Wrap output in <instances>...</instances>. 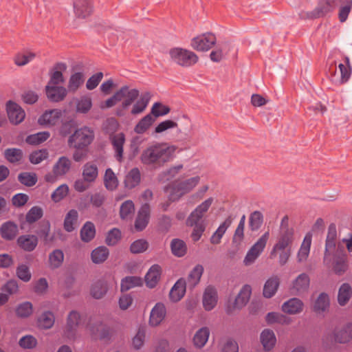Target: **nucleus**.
<instances>
[{"label":"nucleus","mask_w":352,"mask_h":352,"mask_svg":"<svg viewBox=\"0 0 352 352\" xmlns=\"http://www.w3.org/2000/svg\"><path fill=\"white\" fill-rule=\"evenodd\" d=\"M176 149L175 146L167 143H155L143 150L140 160L144 165L158 168L174 158Z\"/></svg>","instance_id":"f257e3e1"},{"label":"nucleus","mask_w":352,"mask_h":352,"mask_svg":"<svg viewBox=\"0 0 352 352\" xmlns=\"http://www.w3.org/2000/svg\"><path fill=\"white\" fill-rule=\"evenodd\" d=\"M139 91L137 89H130L129 87L124 85L114 93V94L100 102V108L105 109L115 106L118 102H122V109H127L139 96Z\"/></svg>","instance_id":"f03ea898"},{"label":"nucleus","mask_w":352,"mask_h":352,"mask_svg":"<svg viewBox=\"0 0 352 352\" xmlns=\"http://www.w3.org/2000/svg\"><path fill=\"white\" fill-rule=\"evenodd\" d=\"M199 175L184 179L175 181L166 188L168 199L171 201L179 200L186 194L191 192L200 182Z\"/></svg>","instance_id":"7ed1b4c3"},{"label":"nucleus","mask_w":352,"mask_h":352,"mask_svg":"<svg viewBox=\"0 0 352 352\" xmlns=\"http://www.w3.org/2000/svg\"><path fill=\"white\" fill-rule=\"evenodd\" d=\"M338 252L341 253L344 252L342 245L340 241L337 244V230L334 223L329 225L328 228V232L325 241V252L324 256V263L326 265H329L331 263L333 256Z\"/></svg>","instance_id":"20e7f679"},{"label":"nucleus","mask_w":352,"mask_h":352,"mask_svg":"<svg viewBox=\"0 0 352 352\" xmlns=\"http://www.w3.org/2000/svg\"><path fill=\"white\" fill-rule=\"evenodd\" d=\"M94 138V132L87 127H82L75 131L68 139L69 147L82 149L89 145Z\"/></svg>","instance_id":"39448f33"},{"label":"nucleus","mask_w":352,"mask_h":352,"mask_svg":"<svg viewBox=\"0 0 352 352\" xmlns=\"http://www.w3.org/2000/svg\"><path fill=\"white\" fill-rule=\"evenodd\" d=\"M82 322L80 314L72 310L69 312L66 318V322L63 330V336L69 341H75L78 337V328Z\"/></svg>","instance_id":"423d86ee"},{"label":"nucleus","mask_w":352,"mask_h":352,"mask_svg":"<svg viewBox=\"0 0 352 352\" xmlns=\"http://www.w3.org/2000/svg\"><path fill=\"white\" fill-rule=\"evenodd\" d=\"M270 238L269 231L265 232L248 251L243 264L249 266L253 264L264 250Z\"/></svg>","instance_id":"0eeeda50"},{"label":"nucleus","mask_w":352,"mask_h":352,"mask_svg":"<svg viewBox=\"0 0 352 352\" xmlns=\"http://www.w3.org/2000/svg\"><path fill=\"white\" fill-rule=\"evenodd\" d=\"M170 56L175 63L184 67L191 66L198 60L197 56L193 52L182 48L172 49Z\"/></svg>","instance_id":"6e6552de"},{"label":"nucleus","mask_w":352,"mask_h":352,"mask_svg":"<svg viewBox=\"0 0 352 352\" xmlns=\"http://www.w3.org/2000/svg\"><path fill=\"white\" fill-rule=\"evenodd\" d=\"M72 161L67 157H60L54 165L52 172L47 173L45 176L46 182L54 183L58 177L66 175L71 168Z\"/></svg>","instance_id":"1a4fd4ad"},{"label":"nucleus","mask_w":352,"mask_h":352,"mask_svg":"<svg viewBox=\"0 0 352 352\" xmlns=\"http://www.w3.org/2000/svg\"><path fill=\"white\" fill-rule=\"evenodd\" d=\"M251 294V286L249 285H243L238 295L236 296L234 302L227 307L226 312L230 315L232 314L235 311L241 309L248 302Z\"/></svg>","instance_id":"9d476101"},{"label":"nucleus","mask_w":352,"mask_h":352,"mask_svg":"<svg viewBox=\"0 0 352 352\" xmlns=\"http://www.w3.org/2000/svg\"><path fill=\"white\" fill-rule=\"evenodd\" d=\"M213 201L214 199L212 197H210L197 206L187 218L186 221V226L192 227L194 225L203 223L199 221L209 210Z\"/></svg>","instance_id":"9b49d317"},{"label":"nucleus","mask_w":352,"mask_h":352,"mask_svg":"<svg viewBox=\"0 0 352 352\" xmlns=\"http://www.w3.org/2000/svg\"><path fill=\"white\" fill-rule=\"evenodd\" d=\"M294 241V229L293 228H284L280 231L279 236L278 237L277 242L274 244L270 256H274L278 251L288 249Z\"/></svg>","instance_id":"f8f14e48"},{"label":"nucleus","mask_w":352,"mask_h":352,"mask_svg":"<svg viewBox=\"0 0 352 352\" xmlns=\"http://www.w3.org/2000/svg\"><path fill=\"white\" fill-rule=\"evenodd\" d=\"M217 39L214 34L206 33L193 38L191 41V47L199 52L209 50L216 43Z\"/></svg>","instance_id":"ddd939ff"},{"label":"nucleus","mask_w":352,"mask_h":352,"mask_svg":"<svg viewBox=\"0 0 352 352\" xmlns=\"http://www.w3.org/2000/svg\"><path fill=\"white\" fill-rule=\"evenodd\" d=\"M336 343L349 344L352 341V322H347L340 328L336 329L332 335Z\"/></svg>","instance_id":"4468645a"},{"label":"nucleus","mask_w":352,"mask_h":352,"mask_svg":"<svg viewBox=\"0 0 352 352\" xmlns=\"http://www.w3.org/2000/svg\"><path fill=\"white\" fill-rule=\"evenodd\" d=\"M309 285V276L306 273H302L292 282L290 289L294 295H301L308 291Z\"/></svg>","instance_id":"2eb2a0df"},{"label":"nucleus","mask_w":352,"mask_h":352,"mask_svg":"<svg viewBox=\"0 0 352 352\" xmlns=\"http://www.w3.org/2000/svg\"><path fill=\"white\" fill-rule=\"evenodd\" d=\"M6 111L9 120L14 124L21 123L25 117V113L21 106L11 100L6 103Z\"/></svg>","instance_id":"dca6fc26"},{"label":"nucleus","mask_w":352,"mask_h":352,"mask_svg":"<svg viewBox=\"0 0 352 352\" xmlns=\"http://www.w3.org/2000/svg\"><path fill=\"white\" fill-rule=\"evenodd\" d=\"M56 322L55 314L50 310L41 311L36 318V324L40 330L51 329Z\"/></svg>","instance_id":"f3484780"},{"label":"nucleus","mask_w":352,"mask_h":352,"mask_svg":"<svg viewBox=\"0 0 352 352\" xmlns=\"http://www.w3.org/2000/svg\"><path fill=\"white\" fill-rule=\"evenodd\" d=\"M218 302V294L217 289L208 285L206 287L202 298L203 307L206 311L212 310L217 305Z\"/></svg>","instance_id":"a211bd4d"},{"label":"nucleus","mask_w":352,"mask_h":352,"mask_svg":"<svg viewBox=\"0 0 352 352\" xmlns=\"http://www.w3.org/2000/svg\"><path fill=\"white\" fill-rule=\"evenodd\" d=\"M166 315V309L164 304L157 302L153 307L150 313L149 325L151 327L159 326L164 320Z\"/></svg>","instance_id":"6ab92c4d"},{"label":"nucleus","mask_w":352,"mask_h":352,"mask_svg":"<svg viewBox=\"0 0 352 352\" xmlns=\"http://www.w3.org/2000/svg\"><path fill=\"white\" fill-rule=\"evenodd\" d=\"M304 309L303 302L298 298H292L283 303L281 310L283 312L296 315L301 313Z\"/></svg>","instance_id":"aec40b11"},{"label":"nucleus","mask_w":352,"mask_h":352,"mask_svg":"<svg viewBox=\"0 0 352 352\" xmlns=\"http://www.w3.org/2000/svg\"><path fill=\"white\" fill-rule=\"evenodd\" d=\"M332 268L333 272L338 275L344 273L347 270V255L345 252L339 253L338 250L335 256H332Z\"/></svg>","instance_id":"412c9836"},{"label":"nucleus","mask_w":352,"mask_h":352,"mask_svg":"<svg viewBox=\"0 0 352 352\" xmlns=\"http://www.w3.org/2000/svg\"><path fill=\"white\" fill-rule=\"evenodd\" d=\"M260 342L265 351H270L276 344V337L273 330L265 329L260 334Z\"/></svg>","instance_id":"4be33fe9"},{"label":"nucleus","mask_w":352,"mask_h":352,"mask_svg":"<svg viewBox=\"0 0 352 352\" xmlns=\"http://www.w3.org/2000/svg\"><path fill=\"white\" fill-rule=\"evenodd\" d=\"M210 334V329L207 327L199 328L192 337V344L196 349H202L208 341Z\"/></svg>","instance_id":"5701e85b"},{"label":"nucleus","mask_w":352,"mask_h":352,"mask_svg":"<svg viewBox=\"0 0 352 352\" xmlns=\"http://www.w3.org/2000/svg\"><path fill=\"white\" fill-rule=\"evenodd\" d=\"M45 92L47 98L52 102H60L66 97L67 91L62 86L46 85Z\"/></svg>","instance_id":"b1692460"},{"label":"nucleus","mask_w":352,"mask_h":352,"mask_svg":"<svg viewBox=\"0 0 352 352\" xmlns=\"http://www.w3.org/2000/svg\"><path fill=\"white\" fill-rule=\"evenodd\" d=\"M140 182V171L138 168H133L125 175L123 183L126 189L131 190L137 187Z\"/></svg>","instance_id":"393cba45"},{"label":"nucleus","mask_w":352,"mask_h":352,"mask_svg":"<svg viewBox=\"0 0 352 352\" xmlns=\"http://www.w3.org/2000/svg\"><path fill=\"white\" fill-rule=\"evenodd\" d=\"M186 283L185 280L179 279L173 286L169 292L170 300L173 302H177L182 300L186 293Z\"/></svg>","instance_id":"a878e982"},{"label":"nucleus","mask_w":352,"mask_h":352,"mask_svg":"<svg viewBox=\"0 0 352 352\" xmlns=\"http://www.w3.org/2000/svg\"><path fill=\"white\" fill-rule=\"evenodd\" d=\"M38 238L33 234H24L17 239V245L20 248L26 252L33 251L38 245Z\"/></svg>","instance_id":"bb28decb"},{"label":"nucleus","mask_w":352,"mask_h":352,"mask_svg":"<svg viewBox=\"0 0 352 352\" xmlns=\"http://www.w3.org/2000/svg\"><path fill=\"white\" fill-rule=\"evenodd\" d=\"M233 218L231 216H228L223 222H222L217 230L212 234L210 239V241L213 245L219 244L221 241V239L226 233L228 228L231 226Z\"/></svg>","instance_id":"cd10ccee"},{"label":"nucleus","mask_w":352,"mask_h":352,"mask_svg":"<svg viewBox=\"0 0 352 352\" xmlns=\"http://www.w3.org/2000/svg\"><path fill=\"white\" fill-rule=\"evenodd\" d=\"M150 208L148 204H144L140 209L138 217L135 222V228L138 231H142L144 230L149 219Z\"/></svg>","instance_id":"c85d7f7f"},{"label":"nucleus","mask_w":352,"mask_h":352,"mask_svg":"<svg viewBox=\"0 0 352 352\" xmlns=\"http://www.w3.org/2000/svg\"><path fill=\"white\" fill-rule=\"evenodd\" d=\"M62 116V112L58 109H52L45 111L39 118L41 124L54 126L57 124Z\"/></svg>","instance_id":"c756f323"},{"label":"nucleus","mask_w":352,"mask_h":352,"mask_svg":"<svg viewBox=\"0 0 352 352\" xmlns=\"http://www.w3.org/2000/svg\"><path fill=\"white\" fill-rule=\"evenodd\" d=\"M66 69L67 65L65 63H57L51 73L50 79L47 85L58 86L59 84L63 83L64 82L63 72Z\"/></svg>","instance_id":"7c9ffc66"},{"label":"nucleus","mask_w":352,"mask_h":352,"mask_svg":"<svg viewBox=\"0 0 352 352\" xmlns=\"http://www.w3.org/2000/svg\"><path fill=\"white\" fill-rule=\"evenodd\" d=\"M82 177L91 184L94 183L98 177L97 165L92 162L85 163L82 168Z\"/></svg>","instance_id":"2f4dec72"},{"label":"nucleus","mask_w":352,"mask_h":352,"mask_svg":"<svg viewBox=\"0 0 352 352\" xmlns=\"http://www.w3.org/2000/svg\"><path fill=\"white\" fill-rule=\"evenodd\" d=\"M162 269L158 265H152L145 276L146 286L149 288L155 287L160 279Z\"/></svg>","instance_id":"473e14b6"},{"label":"nucleus","mask_w":352,"mask_h":352,"mask_svg":"<svg viewBox=\"0 0 352 352\" xmlns=\"http://www.w3.org/2000/svg\"><path fill=\"white\" fill-rule=\"evenodd\" d=\"M111 140L115 151V157L118 161L121 162L123 157V145L125 142L124 135L122 133L115 134Z\"/></svg>","instance_id":"72a5a7b5"},{"label":"nucleus","mask_w":352,"mask_h":352,"mask_svg":"<svg viewBox=\"0 0 352 352\" xmlns=\"http://www.w3.org/2000/svg\"><path fill=\"white\" fill-rule=\"evenodd\" d=\"M329 296L324 293H321L314 302L313 310L317 314H323L329 311Z\"/></svg>","instance_id":"f704fd0d"},{"label":"nucleus","mask_w":352,"mask_h":352,"mask_svg":"<svg viewBox=\"0 0 352 352\" xmlns=\"http://www.w3.org/2000/svg\"><path fill=\"white\" fill-rule=\"evenodd\" d=\"M103 183L104 187L109 191H114L118 187L119 180L111 168L106 169L103 177Z\"/></svg>","instance_id":"c9c22d12"},{"label":"nucleus","mask_w":352,"mask_h":352,"mask_svg":"<svg viewBox=\"0 0 352 352\" xmlns=\"http://www.w3.org/2000/svg\"><path fill=\"white\" fill-rule=\"evenodd\" d=\"M311 244V234L310 233H307L305 235L303 241L300 245V248L298 250L297 254L298 262L302 263L307 261L309 254Z\"/></svg>","instance_id":"e433bc0d"},{"label":"nucleus","mask_w":352,"mask_h":352,"mask_svg":"<svg viewBox=\"0 0 352 352\" xmlns=\"http://www.w3.org/2000/svg\"><path fill=\"white\" fill-rule=\"evenodd\" d=\"M92 6L89 1H74V11L78 18H85L92 12Z\"/></svg>","instance_id":"4c0bfd02"},{"label":"nucleus","mask_w":352,"mask_h":352,"mask_svg":"<svg viewBox=\"0 0 352 352\" xmlns=\"http://www.w3.org/2000/svg\"><path fill=\"white\" fill-rule=\"evenodd\" d=\"M279 287V278L273 276L267 280L263 286V294L265 298H270L275 295Z\"/></svg>","instance_id":"58836bf2"},{"label":"nucleus","mask_w":352,"mask_h":352,"mask_svg":"<svg viewBox=\"0 0 352 352\" xmlns=\"http://www.w3.org/2000/svg\"><path fill=\"white\" fill-rule=\"evenodd\" d=\"M78 226V212L76 210H70L64 220V229L67 232H72Z\"/></svg>","instance_id":"ea45409f"},{"label":"nucleus","mask_w":352,"mask_h":352,"mask_svg":"<svg viewBox=\"0 0 352 352\" xmlns=\"http://www.w3.org/2000/svg\"><path fill=\"white\" fill-rule=\"evenodd\" d=\"M17 232L18 227L12 221L4 223L0 228L1 235L2 238L6 240L13 239L17 234Z\"/></svg>","instance_id":"a19ab883"},{"label":"nucleus","mask_w":352,"mask_h":352,"mask_svg":"<svg viewBox=\"0 0 352 352\" xmlns=\"http://www.w3.org/2000/svg\"><path fill=\"white\" fill-rule=\"evenodd\" d=\"M352 296V288L348 283H343L339 288L338 302L340 306L346 305Z\"/></svg>","instance_id":"79ce46f5"},{"label":"nucleus","mask_w":352,"mask_h":352,"mask_svg":"<svg viewBox=\"0 0 352 352\" xmlns=\"http://www.w3.org/2000/svg\"><path fill=\"white\" fill-rule=\"evenodd\" d=\"M107 290V282L104 280H99L92 285L91 294L94 298L100 299L106 294Z\"/></svg>","instance_id":"37998d69"},{"label":"nucleus","mask_w":352,"mask_h":352,"mask_svg":"<svg viewBox=\"0 0 352 352\" xmlns=\"http://www.w3.org/2000/svg\"><path fill=\"white\" fill-rule=\"evenodd\" d=\"M63 261L64 253L61 250H54L49 254L48 263L51 269L55 270L60 267Z\"/></svg>","instance_id":"c03bdc74"},{"label":"nucleus","mask_w":352,"mask_h":352,"mask_svg":"<svg viewBox=\"0 0 352 352\" xmlns=\"http://www.w3.org/2000/svg\"><path fill=\"white\" fill-rule=\"evenodd\" d=\"M85 75L82 72H75L70 76L68 82V91H76L85 81Z\"/></svg>","instance_id":"a18cd8bd"},{"label":"nucleus","mask_w":352,"mask_h":352,"mask_svg":"<svg viewBox=\"0 0 352 352\" xmlns=\"http://www.w3.org/2000/svg\"><path fill=\"white\" fill-rule=\"evenodd\" d=\"M265 321L268 324L274 323L280 324H289L290 319L286 316L278 312H270L265 316Z\"/></svg>","instance_id":"49530a36"},{"label":"nucleus","mask_w":352,"mask_h":352,"mask_svg":"<svg viewBox=\"0 0 352 352\" xmlns=\"http://www.w3.org/2000/svg\"><path fill=\"white\" fill-rule=\"evenodd\" d=\"M204 273V267L201 265H197L190 272L187 283L189 286L194 287L197 285L200 281L201 277Z\"/></svg>","instance_id":"de8ad7c7"},{"label":"nucleus","mask_w":352,"mask_h":352,"mask_svg":"<svg viewBox=\"0 0 352 352\" xmlns=\"http://www.w3.org/2000/svg\"><path fill=\"white\" fill-rule=\"evenodd\" d=\"M109 254V250L107 248L103 246L98 247L92 251L91 254V260L94 263H102L107 260Z\"/></svg>","instance_id":"09e8293b"},{"label":"nucleus","mask_w":352,"mask_h":352,"mask_svg":"<svg viewBox=\"0 0 352 352\" xmlns=\"http://www.w3.org/2000/svg\"><path fill=\"white\" fill-rule=\"evenodd\" d=\"M170 248L172 253L177 257L184 256L187 252V247L185 242L179 239L172 240Z\"/></svg>","instance_id":"8fccbe9b"},{"label":"nucleus","mask_w":352,"mask_h":352,"mask_svg":"<svg viewBox=\"0 0 352 352\" xmlns=\"http://www.w3.org/2000/svg\"><path fill=\"white\" fill-rule=\"evenodd\" d=\"M150 98L151 96L149 93L144 94L133 106L131 113L137 115L143 112L147 107Z\"/></svg>","instance_id":"3c124183"},{"label":"nucleus","mask_w":352,"mask_h":352,"mask_svg":"<svg viewBox=\"0 0 352 352\" xmlns=\"http://www.w3.org/2000/svg\"><path fill=\"white\" fill-rule=\"evenodd\" d=\"M146 331L145 327H140L138 328L136 334L132 338V346L135 350L141 349L145 342Z\"/></svg>","instance_id":"603ef678"},{"label":"nucleus","mask_w":352,"mask_h":352,"mask_svg":"<svg viewBox=\"0 0 352 352\" xmlns=\"http://www.w3.org/2000/svg\"><path fill=\"white\" fill-rule=\"evenodd\" d=\"M142 284V279L137 276H128L122 280L121 291L126 292Z\"/></svg>","instance_id":"864d4df0"},{"label":"nucleus","mask_w":352,"mask_h":352,"mask_svg":"<svg viewBox=\"0 0 352 352\" xmlns=\"http://www.w3.org/2000/svg\"><path fill=\"white\" fill-rule=\"evenodd\" d=\"M96 230L94 223L87 221L80 230L81 239L85 242L90 241L95 236Z\"/></svg>","instance_id":"5fc2aeb1"},{"label":"nucleus","mask_w":352,"mask_h":352,"mask_svg":"<svg viewBox=\"0 0 352 352\" xmlns=\"http://www.w3.org/2000/svg\"><path fill=\"white\" fill-rule=\"evenodd\" d=\"M135 211L133 202L131 200L125 201L122 204L120 208V215L122 219H131Z\"/></svg>","instance_id":"6e6d98bb"},{"label":"nucleus","mask_w":352,"mask_h":352,"mask_svg":"<svg viewBox=\"0 0 352 352\" xmlns=\"http://www.w3.org/2000/svg\"><path fill=\"white\" fill-rule=\"evenodd\" d=\"M33 312L32 304L30 302H24L19 304L15 309L17 317L26 318L32 315Z\"/></svg>","instance_id":"4d7b16f0"},{"label":"nucleus","mask_w":352,"mask_h":352,"mask_svg":"<svg viewBox=\"0 0 352 352\" xmlns=\"http://www.w3.org/2000/svg\"><path fill=\"white\" fill-rule=\"evenodd\" d=\"M154 120V118L151 114L146 115L136 124L134 129L135 132L139 134L144 133L153 123Z\"/></svg>","instance_id":"13d9d810"},{"label":"nucleus","mask_w":352,"mask_h":352,"mask_svg":"<svg viewBox=\"0 0 352 352\" xmlns=\"http://www.w3.org/2000/svg\"><path fill=\"white\" fill-rule=\"evenodd\" d=\"M19 181L26 186H33L38 181L37 175L34 173L24 172L18 176Z\"/></svg>","instance_id":"bf43d9fd"},{"label":"nucleus","mask_w":352,"mask_h":352,"mask_svg":"<svg viewBox=\"0 0 352 352\" xmlns=\"http://www.w3.org/2000/svg\"><path fill=\"white\" fill-rule=\"evenodd\" d=\"M50 136V134L47 131L39 132L35 134L28 135L26 138V142L32 144L37 145L46 141Z\"/></svg>","instance_id":"052dcab7"},{"label":"nucleus","mask_w":352,"mask_h":352,"mask_svg":"<svg viewBox=\"0 0 352 352\" xmlns=\"http://www.w3.org/2000/svg\"><path fill=\"white\" fill-rule=\"evenodd\" d=\"M38 344L37 339L32 335H26L19 340V345L23 349H33Z\"/></svg>","instance_id":"680f3d73"},{"label":"nucleus","mask_w":352,"mask_h":352,"mask_svg":"<svg viewBox=\"0 0 352 352\" xmlns=\"http://www.w3.org/2000/svg\"><path fill=\"white\" fill-rule=\"evenodd\" d=\"M35 56V54L32 52L19 53L15 56L14 61L18 66H24L31 62Z\"/></svg>","instance_id":"e2e57ef3"},{"label":"nucleus","mask_w":352,"mask_h":352,"mask_svg":"<svg viewBox=\"0 0 352 352\" xmlns=\"http://www.w3.org/2000/svg\"><path fill=\"white\" fill-rule=\"evenodd\" d=\"M263 223V215L258 211L252 212L249 219V226L252 231L257 230Z\"/></svg>","instance_id":"0e129e2a"},{"label":"nucleus","mask_w":352,"mask_h":352,"mask_svg":"<svg viewBox=\"0 0 352 352\" xmlns=\"http://www.w3.org/2000/svg\"><path fill=\"white\" fill-rule=\"evenodd\" d=\"M17 277L23 282H29L32 278L30 267L25 264H20L16 270Z\"/></svg>","instance_id":"69168bd1"},{"label":"nucleus","mask_w":352,"mask_h":352,"mask_svg":"<svg viewBox=\"0 0 352 352\" xmlns=\"http://www.w3.org/2000/svg\"><path fill=\"white\" fill-rule=\"evenodd\" d=\"M69 192V187L67 184L59 186L52 194L51 198L53 201L57 203L63 199Z\"/></svg>","instance_id":"338daca9"},{"label":"nucleus","mask_w":352,"mask_h":352,"mask_svg":"<svg viewBox=\"0 0 352 352\" xmlns=\"http://www.w3.org/2000/svg\"><path fill=\"white\" fill-rule=\"evenodd\" d=\"M333 10V6L329 1H322L314 10L313 15L315 17L324 16Z\"/></svg>","instance_id":"774afa93"}]
</instances>
